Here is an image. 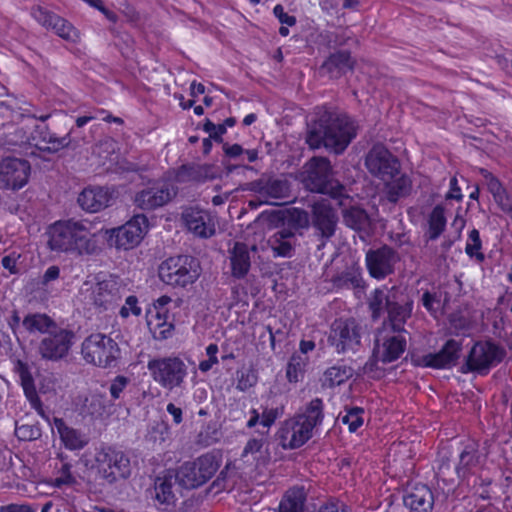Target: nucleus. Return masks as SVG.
Here are the masks:
<instances>
[{
	"mask_svg": "<svg viewBox=\"0 0 512 512\" xmlns=\"http://www.w3.org/2000/svg\"><path fill=\"white\" fill-rule=\"evenodd\" d=\"M357 135V126L346 114L317 107L308 127L306 142L312 149L325 147L341 154Z\"/></svg>",
	"mask_w": 512,
	"mask_h": 512,
	"instance_id": "f257e3e1",
	"label": "nucleus"
},
{
	"mask_svg": "<svg viewBox=\"0 0 512 512\" xmlns=\"http://www.w3.org/2000/svg\"><path fill=\"white\" fill-rule=\"evenodd\" d=\"M48 235V245L53 251L93 255L98 250L96 234L85 220L57 221L50 226Z\"/></svg>",
	"mask_w": 512,
	"mask_h": 512,
	"instance_id": "f03ea898",
	"label": "nucleus"
},
{
	"mask_svg": "<svg viewBox=\"0 0 512 512\" xmlns=\"http://www.w3.org/2000/svg\"><path fill=\"white\" fill-rule=\"evenodd\" d=\"M305 189L321 194H329L333 198L349 199L345 195V187L333 178L331 162L325 157H312L302 167L298 175ZM343 205V200H340Z\"/></svg>",
	"mask_w": 512,
	"mask_h": 512,
	"instance_id": "7ed1b4c3",
	"label": "nucleus"
},
{
	"mask_svg": "<svg viewBox=\"0 0 512 512\" xmlns=\"http://www.w3.org/2000/svg\"><path fill=\"white\" fill-rule=\"evenodd\" d=\"M406 349V338L403 333L391 330L387 325H383L377 330L375 345L373 349V360L365 363L363 366L364 374L374 372L376 363H390L397 360Z\"/></svg>",
	"mask_w": 512,
	"mask_h": 512,
	"instance_id": "20e7f679",
	"label": "nucleus"
},
{
	"mask_svg": "<svg viewBox=\"0 0 512 512\" xmlns=\"http://www.w3.org/2000/svg\"><path fill=\"white\" fill-rule=\"evenodd\" d=\"M81 355L89 364L101 368H110L116 366L120 357V348L118 343L110 336L93 333L82 342Z\"/></svg>",
	"mask_w": 512,
	"mask_h": 512,
	"instance_id": "39448f33",
	"label": "nucleus"
},
{
	"mask_svg": "<svg viewBox=\"0 0 512 512\" xmlns=\"http://www.w3.org/2000/svg\"><path fill=\"white\" fill-rule=\"evenodd\" d=\"M200 276L199 261L189 255L170 257L159 266V278L173 287H186Z\"/></svg>",
	"mask_w": 512,
	"mask_h": 512,
	"instance_id": "423d86ee",
	"label": "nucleus"
},
{
	"mask_svg": "<svg viewBox=\"0 0 512 512\" xmlns=\"http://www.w3.org/2000/svg\"><path fill=\"white\" fill-rule=\"evenodd\" d=\"M97 477L108 485L130 477L132 468L129 457L122 451L107 448L95 457Z\"/></svg>",
	"mask_w": 512,
	"mask_h": 512,
	"instance_id": "0eeeda50",
	"label": "nucleus"
},
{
	"mask_svg": "<svg viewBox=\"0 0 512 512\" xmlns=\"http://www.w3.org/2000/svg\"><path fill=\"white\" fill-rule=\"evenodd\" d=\"M219 468L216 457L204 454L191 462H185L175 472V480L186 489L202 486L210 480Z\"/></svg>",
	"mask_w": 512,
	"mask_h": 512,
	"instance_id": "6e6552de",
	"label": "nucleus"
},
{
	"mask_svg": "<svg viewBox=\"0 0 512 512\" xmlns=\"http://www.w3.org/2000/svg\"><path fill=\"white\" fill-rule=\"evenodd\" d=\"M147 368L153 380L169 391L181 387L188 374L187 365L179 357L151 359Z\"/></svg>",
	"mask_w": 512,
	"mask_h": 512,
	"instance_id": "1a4fd4ad",
	"label": "nucleus"
},
{
	"mask_svg": "<svg viewBox=\"0 0 512 512\" xmlns=\"http://www.w3.org/2000/svg\"><path fill=\"white\" fill-rule=\"evenodd\" d=\"M362 328L353 318L338 319L331 325L328 341L338 354L355 353L361 345Z\"/></svg>",
	"mask_w": 512,
	"mask_h": 512,
	"instance_id": "9d476101",
	"label": "nucleus"
},
{
	"mask_svg": "<svg viewBox=\"0 0 512 512\" xmlns=\"http://www.w3.org/2000/svg\"><path fill=\"white\" fill-rule=\"evenodd\" d=\"M74 339L75 333L72 330L57 325L42 337L37 352L44 360L53 362L62 360L69 354Z\"/></svg>",
	"mask_w": 512,
	"mask_h": 512,
	"instance_id": "9b49d317",
	"label": "nucleus"
},
{
	"mask_svg": "<svg viewBox=\"0 0 512 512\" xmlns=\"http://www.w3.org/2000/svg\"><path fill=\"white\" fill-rule=\"evenodd\" d=\"M505 357V350L490 341L476 342L466 359L467 371L487 374Z\"/></svg>",
	"mask_w": 512,
	"mask_h": 512,
	"instance_id": "f8f14e48",
	"label": "nucleus"
},
{
	"mask_svg": "<svg viewBox=\"0 0 512 512\" xmlns=\"http://www.w3.org/2000/svg\"><path fill=\"white\" fill-rule=\"evenodd\" d=\"M368 171L382 181L392 180L399 174L398 159L382 144L374 145L365 158Z\"/></svg>",
	"mask_w": 512,
	"mask_h": 512,
	"instance_id": "ddd939ff",
	"label": "nucleus"
},
{
	"mask_svg": "<svg viewBox=\"0 0 512 512\" xmlns=\"http://www.w3.org/2000/svg\"><path fill=\"white\" fill-rule=\"evenodd\" d=\"M31 165L29 161L16 157H6L0 161V188L17 191L29 180Z\"/></svg>",
	"mask_w": 512,
	"mask_h": 512,
	"instance_id": "4468645a",
	"label": "nucleus"
},
{
	"mask_svg": "<svg viewBox=\"0 0 512 512\" xmlns=\"http://www.w3.org/2000/svg\"><path fill=\"white\" fill-rule=\"evenodd\" d=\"M177 187L168 181L157 182L134 196V204L143 211H150L169 203L177 195Z\"/></svg>",
	"mask_w": 512,
	"mask_h": 512,
	"instance_id": "2eb2a0df",
	"label": "nucleus"
},
{
	"mask_svg": "<svg viewBox=\"0 0 512 512\" xmlns=\"http://www.w3.org/2000/svg\"><path fill=\"white\" fill-rule=\"evenodd\" d=\"M337 223V213L327 200L317 201L311 206V224L321 240L319 248L335 235Z\"/></svg>",
	"mask_w": 512,
	"mask_h": 512,
	"instance_id": "dca6fc26",
	"label": "nucleus"
},
{
	"mask_svg": "<svg viewBox=\"0 0 512 512\" xmlns=\"http://www.w3.org/2000/svg\"><path fill=\"white\" fill-rule=\"evenodd\" d=\"M31 16L44 28L52 30L66 41L76 42L79 39L77 29L67 20L42 6L31 8Z\"/></svg>",
	"mask_w": 512,
	"mask_h": 512,
	"instance_id": "f3484780",
	"label": "nucleus"
},
{
	"mask_svg": "<svg viewBox=\"0 0 512 512\" xmlns=\"http://www.w3.org/2000/svg\"><path fill=\"white\" fill-rule=\"evenodd\" d=\"M399 261L398 253L384 245L366 253V265L369 274L375 279H384L394 272V266Z\"/></svg>",
	"mask_w": 512,
	"mask_h": 512,
	"instance_id": "a211bd4d",
	"label": "nucleus"
},
{
	"mask_svg": "<svg viewBox=\"0 0 512 512\" xmlns=\"http://www.w3.org/2000/svg\"><path fill=\"white\" fill-rule=\"evenodd\" d=\"M124 292L125 286L120 279L110 276L96 283L91 293V299L95 306L108 310L121 301Z\"/></svg>",
	"mask_w": 512,
	"mask_h": 512,
	"instance_id": "6ab92c4d",
	"label": "nucleus"
},
{
	"mask_svg": "<svg viewBox=\"0 0 512 512\" xmlns=\"http://www.w3.org/2000/svg\"><path fill=\"white\" fill-rule=\"evenodd\" d=\"M147 218L136 215L123 226L112 230L117 248L130 249L138 245L147 229Z\"/></svg>",
	"mask_w": 512,
	"mask_h": 512,
	"instance_id": "aec40b11",
	"label": "nucleus"
},
{
	"mask_svg": "<svg viewBox=\"0 0 512 512\" xmlns=\"http://www.w3.org/2000/svg\"><path fill=\"white\" fill-rule=\"evenodd\" d=\"M182 219L187 229L201 238H209L215 234V223L206 210L190 207L183 211Z\"/></svg>",
	"mask_w": 512,
	"mask_h": 512,
	"instance_id": "412c9836",
	"label": "nucleus"
},
{
	"mask_svg": "<svg viewBox=\"0 0 512 512\" xmlns=\"http://www.w3.org/2000/svg\"><path fill=\"white\" fill-rule=\"evenodd\" d=\"M311 437L312 431L297 417L285 421L280 430L281 444L285 449L299 448Z\"/></svg>",
	"mask_w": 512,
	"mask_h": 512,
	"instance_id": "4be33fe9",
	"label": "nucleus"
},
{
	"mask_svg": "<svg viewBox=\"0 0 512 512\" xmlns=\"http://www.w3.org/2000/svg\"><path fill=\"white\" fill-rule=\"evenodd\" d=\"M462 346L455 339H449L437 353H430L423 357L425 366L436 369L451 368L460 358Z\"/></svg>",
	"mask_w": 512,
	"mask_h": 512,
	"instance_id": "5701e85b",
	"label": "nucleus"
},
{
	"mask_svg": "<svg viewBox=\"0 0 512 512\" xmlns=\"http://www.w3.org/2000/svg\"><path fill=\"white\" fill-rule=\"evenodd\" d=\"M112 193L104 187H89L78 196V203L87 212L95 213L110 205Z\"/></svg>",
	"mask_w": 512,
	"mask_h": 512,
	"instance_id": "b1692460",
	"label": "nucleus"
},
{
	"mask_svg": "<svg viewBox=\"0 0 512 512\" xmlns=\"http://www.w3.org/2000/svg\"><path fill=\"white\" fill-rule=\"evenodd\" d=\"M35 133L34 139L38 140L36 147L43 152L57 153L69 147L72 142L71 130L59 137L56 133L51 132L48 126H36Z\"/></svg>",
	"mask_w": 512,
	"mask_h": 512,
	"instance_id": "393cba45",
	"label": "nucleus"
},
{
	"mask_svg": "<svg viewBox=\"0 0 512 512\" xmlns=\"http://www.w3.org/2000/svg\"><path fill=\"white\" fill-rule=\"evenodd\" d=\"M403 503L411 512H431L433 493L426 485H416L404 495Z\"/></svg>",
	"mask_w": 512,
	"mask_h": 512,
	"instance_id": "a878e982",
	"label": "nucleus"
},
{
	"mask_svg": "<svg viewBox=\"0 0 512 512\" xmlns=\"http://www.w3.org/2000/svg\"><path fill=\"white\" fill-rule=\"evenodd\" d=\"M296 244V233L290 228H281L268 239V245L274 257H292Z\"/></svg>",
	"mask_w": 512,
	"mask_h": 512,
	"instance_id": "bb28decb",
	"label": "nucleus"
},
{
	"mask_svg": "<svg viewBox=\"0 0 512 512\" xmlns=\"http://www.w3.org/2000/svg\"><path fill=\"white\" fill-rule=\"evenodd\" d=\"M354 65L355 61L352 59L350 52L341 50L332 53L321 65L320 71L330 78L337 79L353 70Z\"/></svg>",
	"mask_w": 512,
	"mask_h": 512,
	"instance_id": "cd10ccee",
	"label": "nucleus"
},
{
	"mask_svg": "<svg viewBox=\"0 0 512 512\" xmlns=\"http://www.w3.org/2000/svg\"><path fill=\"white\" fill-rule=\"evenodd\" d=\"M218 169L212 164H187L182 165L178 171V179L183 182H204L215 179Z\"/></svg>",
	"mask_w": 512,
	"mask_h": 512,
	"instance_id": "c85d7f7f",
	"label": "nucleus"
},
{
	"mask_svg": "<svg viewBox=\"0 0 512 512\" xmlns=\"http://www.w3.org/2000/svg\"><path fill=\"white\" fill-rule=\"evenodd\" d=\"M230 254L232 275L238 279L244 278L251 266L248 246L244 243L236 242Z\"/></svg>",
	"mask_w": 512,
	"mask_h": 512,
	"instance_id": "c756f323",
	"label": "nucleus"
},
{
	"mask_svg": "<svg viewBox=\"0 0 512 512\" xmlns=\"http://www.w3.org/2000/svg\"><path fill=\"white\" fill-rule=\"evenodd\" d=\"M449 285H441L436 290L423 293L421 301L423 306L436 316L438 312L445 309L451 301V295L448 291Z\"/></svg>",
	"mask_w": 512,
	"mask_h": 512,
	"instance_id": "7c9ffc66",
	"label": "nucleus"
},
{
	"mask_svg": "<svg viewBox=\"0 0 512 512\" xmlns=\"http://www.w3.org/2000/svg\"><path fill=\"white\" fill-rule=\"evenodd\" d=\"M54 427L56 428L64 446L69 450H80L87 444L84 435L78 430L69 427L61 418H54Z\"/></svg>",
	"mask_w": 512,
	"mask_h": 512,
	"instance_id": "2f4dec72",
	"label": "nucleus"
},
{
	"mask_svg": "<svg viewBox=\"0 0 512 512\" xmlns=\"http://www.w3.org/2000/svg\"><path fill=\"white\" fill-rule=\"evenodd\" d=\"M257 192L265 198L286 199L289 197V182L285 179L269 178L259 180L257 183Z\"/></svg>",
	"mask_w": 512,
	"mask_h": 512,
	"instance_id": "473e14b6",
	"label": "nucleus"
},
{
	"mask_svg": "<svg viewBox=\"0 0 512 512\" xmlns=\"http://www.w3.org/2000/svg\"><path fill=\"white\" fill-rule=\"evenodd\" d=\"M58 324L45 313H29L22 320V327L29 334L47 335Z\"/></svg>",
	"mask_w": 512,
	"mask_h": 512,
	"instance_id": "72a5a7b5",
	"label": "nucleus"
},
{
	"mask_svg": "<svg viewBox=\"0 0 512 512\" xmlns=\"http://www.w3.org/2000/svg\"><path fill=\"white\" fill-rule=\"evenodd\" d=\"M15 371L17 372V374L20 377L21 385L23 387L24 393H25L26 397L28 398V400L30 401L31 405L37 410L40 409L41 401L37 395L35 385H34V380H33V377L30 372L28 364L21 360H18L15 365Z\"/></svg>",
	"mask_w": 512,
	"mask_h": 512,
	"instance_id": "f704fd0d",
	"label": "nucleus"
},
{
	"mask_svg": "<svg viewBox=\"0 0 512 512\" xmlns=\"http://www.w3.org/2000/svg\"><path fill=\"white\" fill-rule=\"evenodd\" d=\"M412 307L411 304L406 303L400 305L392 302L388 305V322H384L383 325H387L391 330L403 333L405 332L404 324L407 319L411 316Z\"/></svg>",
	"mask_w": 512,
	"mask_h": 512,
	"instance_id": "c9c22d12",
	"label": "nucleus"
},
{
	"mask_svg": "<svg viewBox=\"0 0 512 512\" xmlns=\"http://www.w3.org/2000/svg\"><path fill=\"white\" fill-rule=\"evenodd\" d=\"M344 224L356 231H367L371 221L367 212L359 206H351L342 210Z\"/></svg>",
	"mask_w": 512,
	"mask_h": 512,
	"instance_id": "e433bc0d",
	"label": "nucleus"
},
{
	"mask_svg": "<svg viewBox=\"0 0 512 512\" xmlns=\"http://www.w3.org/2000/svg\"><path fill=\"white\" fill-rule=\"evenodd\" d=\"M306 492L304 487H293L281 500L278 512H304Z\"/></svg>",
	"mask_w": 512,
	"mask_h": 512,
	"instance_id": "4c0bfd02",
	"label": "nucleus"
},
{
	"mask_svg": "<svg viewBox=\"0 0 512 512\" xmlns=\"http://www.w3.org/2000/svg\"><path fill=\"white\" fill-rule=\"evenodd\" d=\"M386 184L387 199L396 203L400 198L407 196L411 190V180L408 176L398 174L392 180L384 181Z\"/></svg>",
	"mask_w": 512,
	"mask_h": 512,
	"instance_id": "58836bf2",
	"label": "nucleus"
},
{
	"mask_svg": "<svg viewBox=\"0 0 512 512\" xmlns=\"http://www.w3.org/2000/svg\"><path fill=\"white\" fill-rule=\"evenodd\" d=\"M296 417L311 431H313V429L323 421V401L320 398L311 400L306 406L304 412Z\"/></svg>",
	"mask_w": 512,
	"mask_h": 512,
	"instance_id": "ea45409f",
	"label": "nucleus"
},
{
	"mask_svg": "<svg viewBox=\"0 0 512 512\" xmlns=\"http://www.w3.org/2000/svg\"><path fill=\"white\" fill-rule=\"evenodd\" d=\"M175 480V472L168 471L163 477H157L155 481L156 499L162 504H172L175 495L172 491Z\"/></svg>",
	"mask_w": 512,
	"mask_h": 512,
	"instance_id": "a19ab883",
	"label": "nucleus"
},
{
	"mask_svg": "<svg viewBox=\"0 0 512 512\" xmlns=\"http://www.w3.org/2000/svg\"><path fill=\"white\" fill-rule=\"evenodd\" d=\"M250 417L247 421L246 426L248 428H253L257 424H260L263 428H266V431L260 432L262 436L268 434L270 427L275 423L276 419L279 417L278 409L275 408H265L260 414L258 410L251 409Z\"/></svg>",
	"mask_w": 512,
	"mask_h": 512,
	"instance_id": "79ce46f5",
	"label": "nucleus"
},
{
	"mask_svg": "<svg viewBox=\"0 0 512 512\" xmlns=\"http://www.w3.org/2000/svg\"><path fill=\"white\" fill-rule=\"evenodd\" d=\"M478 462L477 449L474 445H467L459 454V462L455 466V474L459 478H464L470 469L476 466Z\"/></svg>",
	"mask_w": 512,
	"mask_h": 512,
	"instance_id": "37998d69",
	"label": "nucleus"
},
{
	"mask_svg": "<svg viewBox=\"0 0 512 512\" xmlns=\"http://www.w3.org/2000/svg\"><path fill=\"white\" fill-rule=\"evenodd\" d=\"M353 375L352 368L345 365H337L328 368L324 373V381L329 387L341 385Z\"/></svg>",
	"mask_w": 512,
	"mask_h": 512,
	"instance_id": "c03bdc74",
	"label": "nucleus"
},
{
	"mask_svg": "<svg viewBox=\"0 0 512 512\" xmlns=\"http://www.w3.org/2000/svg\"><path fill=\"white\" fill-rule=\"evenodd\" d=\"M446 226V218L444 215V208L437 205L432 210L429 217L428 236L430 240H436L444 231Z\"/></svg>",
	"mask_w": 512,
	"mask_h": 512,
	"instance_id": "a18cd8bd",
	"label": "nucleus"
},
{
	"mask_svg": "<svg viewBox=\"0 0 512 512\" xmlns=\"http://www.w3.org/2000/svg\"><path fill=\"white\" fill-rule=\"evenodd\" d=\"M286 226L283 228H290L292 231L306 229L309 227L310 218L308 212L302 209L293 208L288 212L286 217Z\"/></svg>",
	"mask_w": 512,
	"mask_h": 512,
	"instance_id": "49530a36",
	"label": "nucleus"
},
{
	"mask_svg": "<svg viewBox=\"0 0 512 512\" xmlns=\"http://www.w3.org/2000/svg\"><path fill=\"white\" fill-rule=\"evenodd\" d=\"M391 303L392 301H390L384 290L375 289L369 298V308L372 312V318L377 319L384 308L388 309V305Z\"/></svg>",
	"mask_w": 512,
	"mask_h": 512,
	"instance_id": "de8ad7c7",
	"label": "nucleus"
},
{
	"mask_svg": "<svg viewBox=\"0 0 512 512\" xmlns=\"http://www.w3.org/2000/svg\"><path fill=\"white\" fill-rule=\"evenodd\" d=\"M307 358L301 354H293L290 358L287 369L286 376L290 382H298L300 377L304 372V368L306 366Z\"/></svg>",
	"mask_w": 512,
	"mask_h": 512,
	"instance_id": "09e8293b",
	"label": "nucleus"
},
{
	"mask_svg": "<svg viewBox=\"0 0 512 512\" xmlns=\"http://www.w3.org/2000/svg\"><path fill=\"white\" fill-rule=\"evenodd\" d=\"M15 435L21 441L36 440L41 436V430L34 424L15 423Z\"/></svg>",
	"mask_w": 512,
	"mask_h": 512,
	"instance_id": "8fccbe9b",
	"label": "nucleus"
},
{
	"mask_svg": "<svg viewBox=\"0 0 512 512\" xmlns=\"http://www.w3.org/2000/svg\"><path fill=\"white\" fill-rule=\"evenodd\" d=\"M362 408L354 407L340 417L342 423L347 424L350 432H355L363 424Z\"/></svg>",
	"mask_w": 512,
	"mask_h": 512,
	"instance_id": "3c124183",
	"label": "nucleus"
},
{
	"mask_svg": "<svg viewBox=\"0 0 512 512\" xmlns=\"http://www.w3.org/2000/svg\"><path fill=\"white\" fill-rule=\"evenodd\" d=\"M482 243L477 229H473L469 233L465 251L470 257H476L478 260H483L484 255L480 253Z\"/></svg>",
	"mask_w": 512,
	"mask_h": 512,
	"instance_id": "603ef678",
	"label": "nucleus"
},
{
	"mask_svg": "<svg viewBox=\"0 0 512 512\" xmlns=\"http://www.w3.org/2000/svg\"><path fill=\"white\" fill-rule=\"evenodd\" d=\"M438 470L437 475L443 480L450 478L455 473L450 464V453L446 449H442L438 454Z\"/></svg>",
	"mask_w": 512,
	"mask_h": 512,
	"instance_id": "864d4df0",
	"label": "nucleus"
},
{
	"mask_svg": "<svg viewBox=\"0 0 512 512\" xmlns=\"http://www.w3.org/2000/svg\"><path fill=\"white\" fill-rule=\"evenodd\" d=\"M104 405L101 396L93 394L85 398L82 411L91 416L101 415Z\"/></svg>",
	"mask_w": 512,
	"mask_h": 512,
	"instance_id": "5fc2aeb1",
	"label": "nucleus"
},
{
	"mask_svg": "<svg viewBox=\"0 0 512 512\" xmlns=\"http://www.w3.org/2000/svg\"><path fill=\"white\" fill-rule=\"evenodd\" d=\"M217 353H218V346L216 344L212 343L207 346L206 354L208 356V359L201 361L199 363L200 371L207 372L213 367V365L218 363Z\"/></svg>",
	"mask_w": 512,
	"mask_h": 512,
	"instance_id": "6e6d98bb",
	"label": "nucleus"
},
{
	"mask_svg": "<svg viewBox=\"0 0 512 512\" xmlns=\"http://www.w3.org/2000/svg\"><path fill=\"white\" fill-rule=\"evenodd\" d=\"M130 380L122 375L116 376L109 387V392L113 400H117L120 398L122 392L129 384Z\"/></svg>",
	"mask_w": 512,
	"mask_h": 512,
	"instance_id": "4d7b16f0",
	"label": "nucleus"
},
{
	"mask_svg": "<svg viewBox=\"0 0 512 512\" xmlns=\"http://www.w3.org/2000/svg\"><path fill=\"white\" fill-rule=\"evenodd\" d=\"M257 382L256 375L251 371L241 372L237 379V389L246 391L253 387Z\"/></svg>",
	"mask_w": 512,
	"mask_h": 512,
	"instance_id": "13d9d810",
	"label": "nucleus"
},
{
	"mask_svg": "<svg viewBox=\"0 0 512 512\" xmlns=\"http://www.w3.org/2000/svg\"><path fill=\"white\" fill-rule=\"evenodd\" d=\"M480 172L486 179L488 189L492 193L493 198L505 191L498 179H496L489 171L481 169Z\"/></svg>",
	"mask_w": 512,
	"mask_h": 512,
	"instance_id": "bf43d9fd",
	"label": "nucleus"
},
{
	"mask_svg": "<svg viewBox=\"0 0 512 512\" xmlns=\"http://www.w3.org/2000/svg\"><path fill=\"white\" fill-rule=\"evenodd\" d=\"M137 298L133 295L126 298V305L120 310V314L123 317L129 316L130 312L136 316L141 314V308L137 306Z\"/></svg>",
	"mask_w": 512,
	"mask_h": 512,
	"instance_id": "052dcab7",
	"label": "nucleus"
},
{
	"mask_svg": "<svg viewBox=\"0 0 512 512\" xmlns=\"http://www.w3.org/2000/svg\"><path fill=\"white\" fill-rule=\"evenodd\" d=\"M273 13L276 18L280 21L281 24H286L288 26H294L296 24V18L294 16L288 15L281 4H277Z\"/></svg>",
	"mask_w": 512,
	"mask_h": 512,
	"instance_id": "680f3d73",
	"label": "nucleus"
},
{
	"mask_svg": "<svg viewBox=\"0 0 512 512\" xmlns=\"http://www.w3.org/2000/svg\"><path fill=\"white\" fill-rule=\"evenodd\" d=\"M494 200L503 212L512 215V198H510L506 194V191H504L500 195L494 197Z\"/></svg>",
	"mask_w": 512,
	"mask_h": 512,
	"instance_id": "e2e57ef3",
	"label": "nucleus"
},
{
	"mask_svg": "<svg viewBox=\"0 0 512 512\" xmlns=\"http://www.w3.org/2000/svg\"><path fill=\"white\" fill-rule=\"evenodd\" d=\"M223 150L226 156L233 159L238 158L244 154V149L239 144L229 145L228 143H224Z\"/></svg>",
	"mask_w": 512,
	"mask_h": 512,
	"instance_id": "0e129e2a",
	"label": "nucleus"
},
{
	"mask_svg": "<svg viewBox=\"0 0 512 512\" xmlns=\"http://www.w3.org/2000/svg\"><path fill=\"white\" fill-rule=\"evenodd\" d=\"M263 444H264V439L261 438V439H256V438H253V439H250L246 446L244 447V451H243V454L246 455V454H253V453H256V452H259L261 450V448L263 447Z\"/></svg>",
	"mask_w": 512,
	"mask_h": 512,
	"instance_id": "69168bd1",
	"label": "nucleus"
},
{
	"mask_svg": "<svg viewBox=\"0 0 512 512\" xmlns=\"http://www.w3.org/2000/svg\"><path fill=\"white\" fill-rule=\"evenodd\" d=\"M19 256H15V254H10V255H7V256H4L2 258V266L9 270L10 273L12 274H16L18 272L17 268H16V263H17V258Z\"/></svg>",
	"mask_w": 512,
	"mask_h": 512,
	"instance_id": "338daca9",
	"label": "nucleus"
},
{
	"mask_svg": "<svg viewBox=\"0 0 512 512\" xmlns=\"http://www.w3.org/2000/svg\"><path fill=\"white\" fill-rule=\"evenodd\" d=\"M4 512H35V510L27 504H9L3 508Z\"/></svg>",
	"mask_w": 512,
	"mask_h": 512,
	"instance_id": "774afa93",
	"label": "nucleus"
}]
</instances>
